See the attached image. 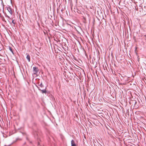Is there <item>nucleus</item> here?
Masks as SVG:
<instances>
[{"label": "nucleus", "instance_id": "nucleus-20", "mask_svg": "<svg viewBox=\"0 0 146 146\" xmlns=\"http://www.w3.org/2000/svg\"><path fill=\"white\" fill-rule=\"evenodd\" d=\"M29 142H30V143H31V141H29Z\"/></svg>", "mask_w": 146, "mask_h": 146}, {"label": "nucleus", "instance_id": "nucleus-17", "mask_svg": "<svg viewBox=\"0 0 146 146\" xmlns=\"http://www.w3.org/2000/svg\"><path fill=\"white\" fill-rule=\"evenodd\" d=\"M112 73H113V74H114H114L115 75V71H114V72H113V71H112Z\"/></svg>", "mask_w": 146, "mask_h": 146}, {"label": "nucleus", "instance_id": "nucleus-3", "mask_svg": "<svg viewBox=\"0 0 146 146\" xmlns=\"http://www.w3.org/2000/svg\"><path fill=\"white\" fill-rule=\"evenodd\" d=\"M39 71V70L38 67H34L33 68V72L34 74H37L38 72Z\"/></svg>", "mask_w": 146, "mask_h": 146}, {"label": "nucleus", "instance_id": "nucleus-18", "mask_svg": "<svg viewBox=\"0 0 146 146\" xmlns=\"http://www.w3.org/2000/svg\"><path fill=\"white\" fill-rule=\"evenodd\" d=\"M112 73H113V74H114H114L115 75V71H114V72H113V71H112Z\"/></svg>", "mask_w": 146, "mask_h": 146}, {"label": "nucleus", "instance_id": "nucleus-9", "mask_svg": "<svg viewBox=\"0 0 146 146\" xmlns=\"http://www.w3.org/2000/svg\"><path fill=\"white\" fill-rule=\"evenodd\" d=\"M40 83H36L37 84H38V86H40V87L42 88L44 87L43 85L42 84V83H40V84H39Z\"/></svg>", "mask_w": 146, "mask_h": 146}, {"label": "nucleus", "instance_id": "nucleus-15", "mask_svg": "<svg viewBox=\"0 0 146 146\" xmlns=\"http://www.w3.org/2000/svg\"><path fill=\"white\" fill-rule=\"evenodd\" d=\"M26 138V139L27 140H28V141H29V138L27 136Z\"/></svg>", "mask_w": 146, "mask_h": 146}, {"label": "nucleus", "instance_id": "nucleus-7", "mask_svg": "<svg viewBox=\"0 0 146 146\" xmlns=\"http://www.w3.org/2000/svg\"><path fill=\"white\" fill-rule=\"evenodd\" d=\"M71 146H76V145L75 144L74 141L73 140H72L71 141Z\"/></svg>", "mask_w": 146, "mask_h": 146}, {"label": "nucleus", "instance_id": "nucleus-14", "mask_svg": "<svg viewBox=\"0 0 146 146\" xmlns=\"http://www.w3.org/2000/svg\"><path fill=\"white\" fill-rule=\"evenodd\" d=\"M91 82H90V83H87V85H88V86H89L90 85L91 86Z\"/></svg>", "mask_w": 146, "mask_h": 146}, {"label": "nucleus", "instance_id": "nucleus-5", "mask_svg": "<svg viewBox=\"0 0 146 146\" xmlns=\"http://www.w3.org/2000/svg\"><path fill=\"white\" fill-rule=\"evenodd\" d=\"M34 83L36 85V86L38 88V89L39 90H40L42 92V93H46V89H44V90H40V89H39V87L38 86L36 85V84H35V83Z\"/></svg>", "mask_w": 146, "mask_h": 146}, {"label": "nucleus", "instance_id": "nucleus-21", "mask_svg": "<svg viewBox=\"0 0 146 146\" xmlns=\"http://www.w3.org/2000/svg\"><path fill=\"white\" fill-rule=\"evenodd\" d=\"M130 82V81H129L128 82Z\"/></svg>", "mask_w": 146, "mask_h": 146}, {"label": "nucleus", "instance_id": "nucleus-8", "mask_svg": "<svg viewBox=\"0 0 146 146\" xmlns=\"http://www.w3.org/2000/svg\"><path fill=\"white\" fill-rule=\"evenodd\" d=\"M26 58L28 60V61L29 62H30V55L29 54H28L27 55Z\"/></svg>", "mask_w": 146, "mask_h": 146}, {"label": "nucleus", "instance_id": "nucleus-1", "mask_svg": "<svg viewBox=\"0 0 146 146\" xmlns=\"http://www.w3.org/2000/svg\"><path fill=\"white\" fill-rule=\"evenodd\" d=\"M129 103L130 104H132V106L134 104V108H136L138 107V103L135 100H131L129 102Z\"/></svg>", "mask_w": 146, "mask_h": 146}, {"label": "nucleus", "instance_id": "nucleus-2", "mask_svg": "<svg viewBox=\"0 0 146 146\" xmlns=\"http://www.w3.org/2000/svg\"><path fill=\"white\" fill-rule=\"evenodd\" d=\"M34 134L35 138L37 139L38 142V145H39L40 143L39 141L40 140V139L38 136L37 132L36 131H35L34 132Z\"/></svg>", "mask_w": 146, "mask_h": 146}, {"label": "nucleus", "instance_id": "nucleus-22", "mask_svg": "<svg viewBox=\"0 0 146 146\" xmlns=\"http://www.w3.org/2000/svg\"><path fill=\"white\" fill-rule=\"evenodd\" d=\"M134 84V85H135V84Z\"/></svg>", "mask_w": 146, "mask_h": 146}, {"label": "nucleus", "instance_id": "nucleus-11", "mask_svg": "<svg viewBox=\"0 0 146 146\" xmlns=\"http://www.w3.org/2000/svg\"><path fill=\"white\" fill-rule=\"evenodd\" d=\"M118 84L119 85H126V83H118Z\"/></svg>", "mask_w": 146, "mask_h": 146}, {"label": "nucleus", "instance_id": "nucleus-16", "mask_svg": "<svg viewBox=\"0 0 146 146\" xmlns=\"http://www.w3.org/2000/svg\"><path fill=\"white\" fill-rule=\"evenodd\" d=\"M112 73H113V74H114H114L115 75V71H114V72H113V71H112Z\"/></svg>", "mask_w": 146, "mask_h": 146}, {"label": "nucleus", "instance_id": "nucleus-12", "mask_svg": "<svg viewBox=\"0 0 146 146\" xmlns=\"http://www.w3.org/2000/svg\"><path fill=\"white\" fill-rule=\"evenodd\" d=\"M12 23L14 25V26H15V22H14V20H13L12 21Z\"/></svg>", "mask_w": 146, "mask_h": 146}, {"label": "nucleus", "instance_id": "nucleus-4", "mask_svg": "<svg viewBox=\"0 0 146 146\" xmlns=\"http://www.w3.org/2000/svg\"><path fill=\"white\" fill-rule=\"evenodd\" d=\"M6 9L8 10V12L11 15L12 14V9L9 6L6 7Z\"/></svg>", "mask_w": 146, "mask_h": 146}, {"label": "nucleus", "instance_id": "nucleus-13", "mask_svg": "<svg viewBox=\"0 0 146 146\" xmlns=\"http://www.w3.org/2000/svg\"><path fill=\"white\" fill-rule=\"evenodd\" d=\"M21 140L22 139L19 138H18L16 139V141H17L18 140L21 141Z\"/></svg>", "mask_w": 146, "mask_h": 146}, {"label": "nucleus", "instance_id": "nucleus-19", "mask_svg": "<svg viewBox=\"0 0 146 146\" xmlns=\"http://www.w3.org/2000/svg\"><path fill=\"white\" fill-rule=\"evenodd\" d=\"M26 144V142H25L24 144V145H25V144Z\"/></svg>", "mask_w": 146, "mask_h": 146}, {"label": "nucleus", "instance_id": "nucleus-10", "mask_svg": "<svg viewBox=\"0 0 146 146\" xmlns=\"http://www.w3.org/2000/svg\"><path fill=\"white\" fill-rule=\"evenodd\" d=\"M9 50H10V51L11 52L13 53V54H14V52H13V51L12 50V49L11 48V47H10V46H9Z\"/></svg>", "mask_w": 146, "mask_h": 146}, {"label": "nucleus", "instance_id": "nucleus-6", "mask_svg": "<svg viewBox=\"0 0 146 146\" xmlns=\"http://www.w3.org/2000/svg\"><path fill=\"white\" fill-rule=\"evenodd\" d=\"M143 12L145 14H146V6H144L143 7H142Z\"/></svg>", "mask_w": 146, "mask_h": 146}]
</instances>
